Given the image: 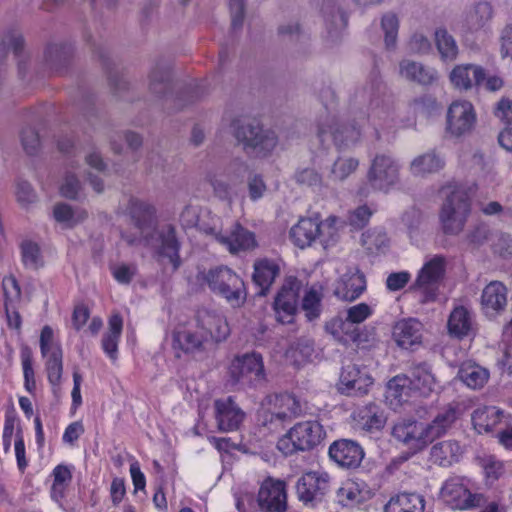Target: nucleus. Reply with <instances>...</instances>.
<instances>
[{"mask_svg":"<svg viewBox=\"0 0 512 512\" xmlns=\"http://www.w3.org/2000/svg\"><path fill=\"white\" fill-rule=\"evenodd\" d=\"M441 498L452 509L469 510L484 505L481 493H472L463 479L453 477L445 481L440 491Z\"/></svg>","mask_w":512,"mask_h":512,"instance_id":"10","label":"nucleus"},{"mask_svg":"<svg viewBox=\"0 0 512 512\" xmlns=\"http://www.w3.org/2000/svg\"><path fill=\"white\" fill-rule=\"evenodd\" d=\"M137 268L135 265L118 264L112 268V274L117 282L121 284H129L136 275Z\"/></svg>","mask_w":512,"mask_h":512,"instance_id":"63","label":"nucleus"},{"mask_svg":"<svg viewBox=\"0 0 512 512\" xmlns=\"http://www.w3.org/2000/svg\"><path fill=\"white\" fill-rule=\"evenodd\" d=\"M317 136L324 144L332 140L338 147L355 144L361 137V130L355 125L339 124L333 116H325L318 123Z\"/></svg>","mask_w":512,"mask_h":512,"instance_id":"12","label":"nucleus"},{"mask_svg":"<svg viewBox=\"0 0 512 512\" xmlns=\"http://www.w3.org/2000/svg\"><path fill=\"white\" fill-rule=\"evenodd\" d=\"M172 89V67L167 62H158L151 69L148 81L149 93L155 99L164 98Z\"/></svg>","mask_w":512,"mask_h":512,"instance_id":"29","label":"nucleus"},{"mask_svg":"<svg viewBox=\"0 0 512 512\" xmlns=\"http://www.w3.org/2000/svg\"><path fill=\"white\" fill-rule=\"evenodd\" d=\"M463 448L456 440H444L431 447L430 459L434 464L449 467L459 462L463 455Z\"/></svg>","mask_w":512,"mask_h":512,"instance_id":"30","label":"nucleus"},{"mask_svg":"<svg viewBox=\"0 0 512 512\" xmlns=\"http://www.w3.org/2000/svg\"><path fill=\"white\" fill-rule=\"evenodd\" d=\"M449 334L459 339L468 336L472 330V317L470 311L464 306L455 307L448 319Z\"/></svg>","mask_w":512,"mask_h":512,"instance_id":"37","label":"nucleus"},{"mask_svg":"<svg viewBox=\"0 0 512 512\" xmlns=\"http://www.w3.org/2000/svg\"><path fill=\"white\" fill-rule=\"evenodd\" d=\"M22 261L27 268L37 269L42 265V258L39 246L31 241H24L21 244Z\"/></svg>","mask_w":512,"mask_h":512,"instance_id":"54","label":"nucleus"},{"mask_svg":"<svg viewBox=\"0 0 512 512\" xmlns=\"http://www.w3.org/2000/svg\"><path fill=\"white\" fill-rule=\"evenodd\" d=\"M197 280L200 284H206L213 293L223 297L234 307L242 305L246 300L247 292L244 281L227 266H217L208 271H200Z\"/></svg>","mask_w":512,"mask_h":512,"instance_id":"2","label":"nucleus"},{"mask_svg":"<svg viewBox=\"0 0 512 512\" xmlns=\"http://www.w3.org/2000/svg\"><path fill=\"white\" fill-rule=\"evenodd\" d=\"M452 86L459 91H468L484 82V69L475 64L456 65L449 74Z\"/></svg>","mask_w":512,"mask_h":512,"instance_id":"25","label":"nucleus"},{"mask_svg":"<svg viewBox=\"0 0 512 512\" xmlns=\"http://www.w3.org/2000/svg\"><path fill=\"white\" fill-rule=\"evenodd\" d=\"M406 374H408L412 388L418 396L427 397L438 387L431 367L425 362L412 364Z\"/></svg>","mask_w":512,"mask_h":512,"instance_id":"26","label":"nucleus"},{"mask_svg":"<svg viewBox=\"0 0 512 512\" xmlns=\"http://www.w3.org/2000/svg\"><path fill=\"white\" fill-rule=\"evenodd\" d=\"M359 166V161L353 157H338L328 174L330 181H343L356 171Z\"/></svg>","mask_w":512,"mask_h":512,"instance_id":"49","label":"nucleus"},{"mask_svg":"<svg viewBox=\"0 0 512 512\" xmlns=\"http://www.w3.org/2000/svg\"><path fill=\"white\" fill-rule=\"evenodd\" d=\"M325 437L323 426L316 420L295 424L277 442V448L285 455L296 451H308L319 445Z\"/></svg>","mask_w":512,"mask_h":512,"instance_id":"4","label":"nucleus"},{"mask_svg":"<svg viewBox=\"0 0 512 512\" xmlns=\"http://www.w3.org/2000/svg\"><path fill=\"white\" fill-rule=\"evenodd\" d=\"M457 376L469 388L480 389L488 381L489 372L475 363H464L459 368Z\"/></svg>","mask_w":512,"mask_h":512,"instance_id":"40","label":"nucleus"},{"mask_svg":"<svg viewBox=\"0 0 512 512\" xmlns=\"http://www.w3.org/2000/svg\"><path fill=\"white\" fill-rule=\"evenodd\" d=\"M329 456L341 467L357 468L364 458V451L357 442L340 439L330 445Z\"/></svg>","mask_w":512,"mask_h":512,"instance_id":"22","label":"nucleus"},{"mask_svg":"<svg viewBox=\"0 0 512 512\" xmlns=\"http://www.w3.org/2000/svg\"><path fill=\"white\" fill-rule=\"evenodd\" d=\"M391 436L413 453L423 450L429 444L424 423L414 419H400L395 422L391 429Z\"/></svg>","mask_w":512,"mask_h":512,"instance_id":"14","label":"nucleus"},{"mask_svg":"<svg viewBox=\"0 0 512 512\" xmlns=\"http://www.w3.org/2000/svg\"><path fill=\"white\" fill-rule=\"evenodd\" d=\"M365 287L366 281L363 274L347 273L337 281L334 294L339 299L353 301L363 293Z\"/></svg>","mask_w":512,"mask_h":512,"instance_id":"31","label":"nucleus"},{"mask_svg":"<svg viewBox=\"0 0 512 512\" xmlns=\"http://www.w3.org/2000/svg\"><path fill=\"white\" fill-rule=\"evenodd\" d=\"M247 171V164L242 160L235 159L229 163L223 174L232 184L236 185L243 180Z\"/></svg>","mask_w":512,"mask_h":512,"instance_id":"58","label":"nucleus"},{"mask_svg":"<svg viewBox=\"0 0 512 512\" xmlns=\"http://www.w3.org/2000/svg\"><path fill=\"white\" fill-rule=\"evenodd\" d=\"M295 180L298 184L306 185L308 187H320L322 185V177L312 168H305L297 171L295 174Z\"/></svg>","mask_w":512,"mask_h":512,"instance_id":"61","label":"nucleus"},{"mask_svg":"<svg viewBox=\"0 0 512 512\" xmlns=\"http://www.w3.org/2000/svg\"><path fill=\"white\" fill-rule=\"evenodd\" d=\"M445 266V258L435 255L419 271L415 283L411 286V290L417 293L422 304L436 299L438 283L444 276Z\"/></svg>","mask_w":512,"mask_h":512,"instance_id":"7","label":"nucleus"},{"mask_svg":"<svg viewBox=\"0 0 512 512\" xmlns=\"http://www.w3.org/2000/svg\"><path fill=\"white\" fill-rule=\"evenodd\" d=\"M444 165L441 157L434 152H428L414 158L410 164L413 175L424 176L439 171Z\"/></svg>","mask_w":512,"mask_h":512,"instance_id":"44","label":"nucleus"},{"mask_svg":"<svg viewBox=\"0 0 512 512\" xmlns=\"http://www.w3.org/2000/svg\"><path fill=\"white\" fill-rule=\"evenodd\" d=\"M2 290L4 295V306L9 307L18 304L21 298L20 286L13 276H7L2 281Z\"/></svg>","mask_w":512,"mask_h":512,"instance_id":"55","label":"nucleus"},{"mask_svg":"<svg viewBox=\"0 0 512 512\" xmlns=\"http://www.w3.org/2000/svg\"><path fill=\"white\" fill-rule=\"evenodd\" d=\"M325 229L328 230L327 233L330 237L333 236L334 227L332 223H321L319 219L302 218L291 228L290 238L300 248L310 246L317 238L326 243Z\"/></svg>","mask_w":512,"mask_h":512,"instance_id":"15","label":"nucleus"},{"mask_svg":"<svg viewBox=\"0 0 512 512\" xmlns=\"http://www.w3.org/2000/svg\"><path fill=\"white\" fill-rule=\"evenodd\" d=\"M483 470L486 480L493 483L503 474V463L492 456H488L483 460Z\"/></svg>","mask_w":512,"mask_h":512,"instance_id":"60","label":"nucleus"},{"mask_svg":"<svg viewBox=\"0 0 512 512\" xmlns=\"http://www.w3.org/2000/svg\"><path fill=\"white\" fill-rule=\"evenodd\" d=\"M214 413L217 428L221 432L238 430L245 419L244 411L235 403L231 396L215 400Z\"/></svg>","mask_w":512,"mask_h":512,"instance_id":"19","label":"nucleus"},{"mask_svg":"<svg viewBox=\"0 0 512 512\" xmlns=\"http://www.w3.org/2000/svg\"><path fill=\"white\" fill-rule=\"evenodd\" d=\"M507 306V288L500 281H491L481 295V309L488 317H495Z\"/></svg>","mask_w":512,"mask_h":512,"instance_id":"24","label":"nucleus"},{"mask_svg":"<svg viewBox=\"0 0 512 512\" xmlns=\"http://www.w3.org/2000/svg\"><path fill=\"white\" fill-rule=\"evenodd\" d=\"M456 419V410L453 407H447L439 412L430 423H424L429 444L445 434Z\"/></svg>","mask_w":512,"mask_h":512,"instance_id":"35","label":"nucleus"},{"mask_svg":"<svg viewBox=\"0 0 512 512\" xmlns=\"http://www.w3.org/2000/svg\"><path fill=\"white\" fill-rule=\"evenodd\" d=\"M381 26L385 34V44L387 48H392L396 44L399 21L395 14L388 13L382 17Z\"/></svg>","mask_w":512,"mask_h":512,"instance_id":"56","label":"nucleus"},{"mask_svg":"<svg viewBox=\"0 0 512 512\" xmlns=\"http://www.w3.org/2000/svg\"><path fill=\"white\" fill-rule=\"evenodd\" d=\"M123 320L119 314H114L108 321V330L102 337V349L112 361L118 357V342L122 334Z\"/></svg>","mask_w":512,"mask_h":512,"instance_id":"36","label":"nucleus"},{"mask_svg":"<svg viewBox=\"0 0 512 512\" xmlns=\"http://www.w3.org/2000/svg\"><path fill=\"white\" fill-rule=\"evenodd\" d=\"M206 337L196 324L178 328L173 336L174 348H178L185 353L204 351L211 346Z\"/></svg>","mask_w":512,"mask_h":512,"instance_id":"23","label":"nucleus"},{"mask_svg":"<svg viewBox=\"0 0 512 512\" xmlns=\"http://www.w3.org/2000/svg\"><path fill=\"white\" fill-rule=\"evenodd\" d=\"M280 274L279 265L269 259H260L254 263L253 281L260 287L261 295H265L269 287Z\"/></svg>","mask_w":512,"mask_h":512,"instance_id":"34","label":"nucleus"},{"mask_svg":"<svg viewBox=\"0 0 512 512\" xmlns=\"http://www.w3.org/2000/svg\"><path fill=\"white\" fill-rule=\"evenodd\" d=\"M322 293L321 287L312 286L309 288L302 300L301 308L309 321L319 317L321 312Z\"/></svg>","mask_w":512,"mask_h":512,"instance_id":"50","label":"nucleus"},{"mask_svg":"<svg viewBox=\"0 0 512 512\" xmlns=\"http://www.w3.org/2000/svg\"><path fill=\"white\" fill-rule=\"evenodd\" d=\"M195 324L204 336H207L206 338L211 345L225 340L229 335V327L225 318L213 311H199Z\"/></svg>","mask_w":512,"mask_h":512,"instance_id":"21","label":"nucleus"},{"mask_svg":"<svg viewBox=\"0 0 512 512\" xmlns=\"http://www.w3.org/2000/svg\"><path fill=\"white\" fill-rule=\"evenodd\" d=\"M207 181L218 198L228 199L230 197L234 184H232L223 173L211 172L207 175Z\"/></svg>","mask_w":512,"mask_h":512,"instance_id":"53","label":"nucleus"},{"mask_svg":"<svg viewBox=\"0 0 512 512\" xmlns=\"http://www.w3.org/2000/svg\"><path fill=\"white\" fill-rule=\"evenodd\" d=\"M202 231L213 239L224 245L230 253L247 251L256 246L254 234L235 223L230 232H223L219 218H216L213 225H203Z\"/></svg>","mask_w":512,"mask_h":512,"instance_id":"8","label":"nucleus"},{"mask_svg":"<svg viewBox=\"0 0 512 512\" xmlns=\"http://www.w3.org/2000/svg\"><path fill=\"white\" fill-rule=\"evenodd\" d=\"M493 17V8L489 2H478L467 16L469 29L483 28Z\"/></svg>","mask_w":512,"mask_h":512,"instance_id":"48","label":"nucleus"},{"mask_svg":"<svg viewBox=\"0 0 512 512\" xmlns=\"http://www.w3.org/2000/svg\"><path fill=\"white\" fill-rule=\"evenodd\" d=\"M46 361V370L48 380L53 387H57L60 384L63 365H62V350L61 348H53L52 353H48Z\"/></svg>","mask_w":512,"mask_h":512,"instance_id":"51","label":"nucleus"},{"mask_svg":"<svg viewBox=\"0 0 512 512\" xmlns=\"http://www.w3.org/2000/svg\"><path fill=\"white\" fill-rule=\"evenodd\" d=\"M300 282L296 278L285 281L274 301V310L278 322L286 324L293 321L297 310Z\"/></svg>","mask_w":512,"mask_h":512,"instance_id":"17","label":"nucleus"},{"mask_svg":"<svg viewBox=\"0 0 512 512\" xmlns=\"http://www.w3.org/2000/svg\"><path fill=\"white\" fill-rule=\"evenodd\" d=\"M377 95L370 102V115L384 123L393 120L395 107L390 97L382 95L380 84L377 85Z\"/></svg>","mask_w":512,"mask_h":512,"instance_id":"43","label":"nucleus"},{"mask_svg":"<svg viewBox=\"0 0 512 512\" xmlns=\"http://www.w3.org/2000/svg\"><path fill=\"white\" fill-rule=\"evenodd\" d=\"M81 191L82 185L78 178L72 173H67L60 186L61 195L65 198L75 200L78 198Z\"/></svg>","mask_w":512,"mask_h":512,"instance_id":"57","label":"nucleus"},{"mask_svg":"<svg viewBox=\"0 0 512 512\" xmlns=\"http://www.w3.org/2000/svg\"><path fill=\"white\" fill-rule=\"evenodd\" d=\"M424 498L416 493H400L390 498L384 512H424Z\"/></svg>","mask_w":512,"mask_h":512,"instance_id":"33","label":"nucleus"},{"mask_svg":"<svg viewBox=\"0 0 512 512\" xmlns=\"http://www.w3.org/2000/svg\"><path fill=\"white\" fill-rule=\"evenodd\" d=\"M267 190V186L258 174L251 175L248 178V192L251 200L256 201L262 198Z\"/></svg>","mask_w":512,"mask_h":512,"instance_id":"64","label":"nucleus"},{"mask_svg":"<svg viewBox=\"0 0 512 512\" xmlns=\"http://www.w3.org/2000/svg\"><path fill=\"white\" fill-rule=\"evenodd\" d=\"M339 503L344 507H356L367 500L366 493L354 481H347L337 492Z\"/></svg>","mask_w":512,"mask_h":512,"instance_id":"46","label":"nucleus"},{"mask_svg":"<svg viewBox=\"0 0 512 512\" xmlns=\"http://www.w3.org/2000/svg\"><path fill=\"white\" fill-rule=\"evenodd\" d=\"M53 217L64 228H73L88 217V213L81 207H72L66 203H57L53 207Z\"/></svg>","mask_w":512,"mask_h":512,"instance_id":"38","label":"nucleus"},{"mask_svg":"<svg viewBox=\"0 0 512 512\" xmlns=\"http://www.w3.org/2000/svg\"><path fill=\"white\" fill-rule=\"evenodd\" d=\"M435 44L443 61H454L459 49L454 37L444 28L436 29L434 33Z\"/></svg>","mask_w":512,"mask_h":512,"instance_id":"45","label":"nucleus"},{"mask_svg":"<svg viewBox=\"0 0 512 512\" xmlns=\"http://www.w3.org/2000/svg\"><path fill=\"white\" fill-rule=\"evenodd\" d=\"M355 339L351 343L355 344L358 348L366 349L375 345L377 339L373 328L368 329L366 327L360 329L358 327L355 333Z\"/></svg>","mask_w":512,"mask_h":512,"instance_id":"62","label":"nucleus"},{"mask_svg":"<svg viewBox=\"0 0 512 512\" xmlns=\"http://www.w3.org/2000/svg\"><path fill=\"white\" fill-rule=\"evenodd\" d=\"M328 491L329 475L325 472H307L296 483L298 499L306 506H316Z\"/></svg>","mask_w":512,"mask_h":512,"instance_id":"13","label":"nucleus"},{"mask_svg":"<svg viewBox=\"0 0 512 512\" xmlns=\"http://www.w3.org/2000/svg\"><path fill=\"white\" fill-rule=\"evenodd\" d=\"M234 128L235 138L248 154L266 157L277 146L276 134L271 130L264 129L259 124L236 121Z\"/></svg>","mask_w":512,"mask_h":512,"instance_id":"5","label":"nucleus"},{"mask_svg":"<svg viewBox=\"0 0 512 512\" xmlns=\"http://www.w3.org/2000/svg\"><path fill=\"white\" fill-rule=\"evenodd\" d=\"M362 245L370 252L377 253L388 247L387 234L382 230H369L362 234Z\"/></svg>","mask_w":512,"mask_h":512,"instance_id":"52","label":"nucleus"},{"mask_svg":"<svg viewBox=\"0 0 512 512\" xmlns=\"http://www.w3.org/2000/svg\"><path fill=\"white\" fill-rule=\"evenodd\" d=\"M257 501L262 511L284 512L287 508L285 482L272 478L264 480L259 489Z\"/></svg>","mask_w":512,"mask_h":512,"instance_id":"18","label":"nucleus"},{"mask_svg":"<svg viewBox=\"0 0 512 512\" xmlns=\"http://www.w3.org/2000/svg\"><path fill=\"white\" fill-rule=\"evenodd\" d=\"M502 417V411L496 407H483L473 412L472 422L479 433L490 432L501 423Z\"/></svg>","mask_w":512,"mask_h":512,"instance_id":"39","label":"nucleus"},{"mask_svg":"<svg viewBox=\"0 0 512 512\" xmlns=\"http://www.w3.org/2000/svg\"><path fill=\"white\" fill-rule=\"evenodd\" d=\"M477 123V113L468 100L453 101L446 113V132L452 137L470 134Z\"/></svg>","mask_w":512,"mask_h":512,"instance_id":"9","label":"nucleus"},{"mask_svg":"<svg viewBox=\"0 0 512 512\" xmlns=\"http://www.w3.org/2000/svg\"><path fill=\"white\" fill-rule=\"evenodd\" d=\"M130 217L136 233H123V240L130 246L144 245L154 250L158 260H167L177 270L181 264L180 248L176 229L172 225H165L158 229V220L155 207L144 200L130 197L124 208Z\"/></svg>","mask_w":512,"mask_h":512,"instance_id":"1","label":"nucleus"},{"mask_svg":"<svg viewBox=\"0 0 512 512\" xmlns=\"http://www.w3.org/2000/svg\"><path fill=\"white\" fill-rule=\"evenodd\" d=\"M422 325L415 319L398 321L392 331L393 340L402 349H413L421 343Z\"/></svg>","mask_w":512,"mask_h":512,"instance_id":"28","label":"nucleus"},{"mask_svg":"<svg viewBox=\"0 0 512 512\" xmlns=\"http://www.w3.org/2000/svg\"><path fill=\"white\" fill-rule=\"evenodd\" d=\"M372 384L373 379L366 371L350 364L342 369L338 390L347 396H363Z\"/></svg>","mask_w":512,"mask_h":512,"instance_id":"20","label":"nucleus"},{"mask_svg":"<svg viewBox=\"0 0 512 512\" xmlns=\"http://www.w3.org/2000/svg\"><path fill=\"white\" fill-rule=\"evenodd\" d=\"M386 393L387 398H392L397 403L406 402L411 396L416 395L408 374H399L389 380Z\"/></svg>","mask_w":512,"mask_h":512,"instance_id":"42","label":"nucleus"},{"mask_svg":"<svg viewBox=\"0 0 512 512\" xmlns=\"http://www.w3.org/2000/svg\"><path fill=\"white\" fill-rule=\"evenodd\" d=\"M325 329L338 342L349 344L355 339L358 326L347 317L346 319L336 317L326 323Z\"/></svg>","mask_w":512,"mask_h":512,"instance_id":"41","label":"nucleus"},{"mask_svg":"<svg viewBox=\"0 0 512 512\" xmlns=\"http://www.w3.org/2000/svg\"><path fill=\"white\" fill-rule=\"evenodd\" d=\"M69 47L64 44H51L47 46L45 61L52 71L59 72L69 63L71 57Z\"/></svg>","mask_w":512,"mask_h":512,"instance_id":"47","label":"nucleus"},{"mask_svg":"<svg viewBox=\"0 0 512 512\" xmlns=\"http://www.w3.org/2000/svg\"><path fill=\"white\" fill-rule=\"evenodd\" d=\"M400 165L389 155H376L367 173L370 186L379 191L387 192L399 181Z\"/></svg>","mask_w":512,"mask_h":512,"instance_id":"11","label":"nucleus"},{"mask_svg":"<svg viewBox=\"0 0 512 512\" xmlns=\"http://www.w3.org/2000/svg\"><path fill=\"white\" fill-rule=\"evenodd\" d=\"M234 384L258 386L265 382L266 374L261 354L252 352L234 357L229 366Z\"/></svg>","mask_w":512,"mask_h":512,"instance_id":"6","label":"nucleus"},{"mask_svg":"<svg viewBox=\"0 0 512 512\" xmlns=\"http://www.w3.org/2000/svg\"><path fill=\"white\" fill-rule=\"evenodd\" d=\"M471 210L470 196L466 189L454 187L446 195L439 213L441 229L446 235H458L465 227Z\"/></svg>","mask_w":512,"mask_h":512,"instance_id":"3","label":"nucleus"},{"mask_svg":"<svg viewBox=\"0 0 512 512\" xmlns=\"http://www.w3.org/2000/svg\"><path fill=\"white\" fill-rule=\"evenodd\" d=\"M355 426L366 432L381 430L386 423L384 410L375 403H368L353 412Z\"/></svg>","mask_w":512,"mask_h":512,"instance_id":"27","label":"nucleus"},{"mask_svg":"<svg viewBox=\"0 0 512 512\" xmlns=\"http://www.w3.org/2000/svg\"><path fill=\"white\" fill-rule=\"evenodd\" d=\"M21 142L24 150L29 155L36 154L41 144L38 132L32 127H27L22 130Z\"/></svg>","mask_w":512,"mask_h":512,"instance_id":"59","label":"nucleus"},{"mask_svg":"<svg viewBox=\"0 0 512 512\" xmlns=\"http://www.w3.org/2000/svg\"><path fill=\"white\" fill-rule=\"evenodd\" d=\"M400 74L405 79L421 85L432 84L438 76L435 69L407 59L400 62Z\"/></svg>","mask_w":512,"mask_h":512,"instance_id":"32","label":"nucleus"},{"mask_svg":"<svg viewBox=\"0 0 512 512\" xmlns=\"http://www.w3.org/2000/svg\"><path fill=\"white\" fill-rule=\"evenodd\" d=\"M303 412L300 401L293 395L284 393L275 395L273 399V408L264 412V424L282 425L284 422L291 421L299 417Z\"/></svg>","mask_w":512,"mask_h":512,"instance_id":"16","label":"nucleus"}]
</instances>
